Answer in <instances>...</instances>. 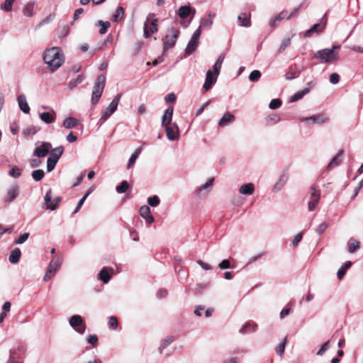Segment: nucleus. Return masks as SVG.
I'll use <instances>...</instances> for the list:
<instances>
[{"label": "nucleus", "instance_id": "obj_17", "mask_svg": "<svg viewBox=\"0 0 363 363\" xmlns=\"http://www.w3.org/2000/svg\"><path fill=\"white\" fill-rule=\"evenodd\" d=\"M140 215L146 220L149 224L154 221V218L150 213V208L148 206L144 205L140 208Z\"/></svg>", "mask_w": 363, "mask_h": 363}, {"label": "nucleus", "instance_id": "obj_14", "mask_svg": "<svg viewBox=\"0 0 363 363\" xmlns=\"http://www.w3.org/2000/svg\"><path fill=\"white\" fill-rule=\"evenodd\" d=\"M18 194L19 187L17 185H13L8 189L7 193L4 198V200L5 202L10 203L18 196Z\"/></svg>", "mask_w": 363, "mask_h": 363}, {"label": "nucleus", "instance_id": "obj_28", "mask_svg": "<svg viewBox=\"0 0 363 363\" xmlns=\"http://www.w3.org/2000/svg\"><path fill=\"white\" fill-rule=\"evenodd\" d=\"M122 96V94H118L114 99L112 100L109 106L107 107V108L109 110V112L114 113L118 107L119 101Z\"/></svg>", "mask_w": 363, "mask_h": 363}, {"label": "nucleus", "instance_id": "obj_19", "mask_svg": "<svg viewBox=\"0 0 363 363\" xmlns=\"http://www.w3.org/2000/svg\"><path fill=\"white\" fill-rule=\"evenodd\" d=\"M235 121V116L230 112H228L223 115L218 122V125L224 127L228 124L233 123Z\"/></svg>", "mask_w": 363, "mask_h": 363}, {"label": "nucleus", "instance_id": "obj_11", "mask_svg": "<svg viewBox=\"0 0 363 363\" xmlns=\"http://www.w3.org/2000/svg\"><path fill=\"white\" fill-rule=\"evenodd\" d=\"M60 201V199L59 197L52 199L51 189L47 191L45 196V203L48 209H50L52 211L55 210L57 208Z\"/></svg>", "mask_w": 363, "mask_h": 363}, {"label": "nucleus", "instance_id": "obj_24", "mask_svg": "<svg viewBox=\"0 0 363 363\" xmlns=\"http://www.w3.org/2000/svg\"><path fill=\"white\" fill-rule=\"evenodd\" d=\"M284 18H286L287 19V12L286 11H281L280 13H279L278 15H277L270 22V26L272 28H275L278 24L279 23V22L284 19Z\"/></svg>", "mask_w": 363, "mask_h": 363}, {"label": "nucleus", "instance_id": "obj_61", "mask_svg": "<svg viewBox=\"0 0 363 363\" xmlns=\"http://www.w3.org/2000/svg\"><path fill=\"white\" fill-rule=\"evenodd\" d=\"M87 341L89 344L92 345L94 347H95L98 343V337L96 335H90L87 338Z\"/></svg>", "mask_w": 363, "mask_h": 363}, {"label": "nucleus", "instance_id": "obj_39", "mask_svg": "<svg viewBox=\"0 0 363 363\" xmlns=\"http://www.w3.org/2000/svg\"><path fill=\"white\" fill-rule=\"evenodd\" d=\"M84 79V77L82 75H78L76 79H72L69 84L68 86L70 89H73L74 87H76L78 84L82 82Z\"/></svg>", "mask_w": 363, "mask_h": 363}, {"label": "nucleus", "instance_id": "obj_18", "mask_svg": "<svg viewBox=\"0 0 363 363\" xmlns=\"http://www.w3.org/2000/svg\"><path fill=\"white\" fill-rule=\"evenodd\" d=\"M343 152V150H340L338 153L332 159V160L327 166V169L328 170L333 169L340 164L342 160Z\"/></svg>", "mask_w": 363, "mask_h": 363}, {"label": "nucleus", "instance_id": "obj_8", "mask_svg": "<svg viewBox=\"0 0 363 363\" xmlns=\"http://www.w3.org/2000/svg\"><path fill=\"white\" fill-rule=\"evenodd\" d=\"M157 20L147 18L144 25V36L150 38L153 33L157 32Z\"/></svg>", "mask_w": 363, "mask_h": 363}, {"label": "nucleus", "instance_id": "obj_34", "mask_svg": "<svg viewBox=\"0 0 363 363\" xmlns=\"http://www.w3.org/2000/svg\"><path fill=\"white\" fill-rule=\"evenodd\" d=\"M257 328V325L255 323H247L240 330L241 333H245L248 332H254Z\"/></svg>", "mask_w": 363, "mask_h": 363}, {"label": "nucleus", "instance_id": "obj_15", "mask_svg": "<svg viewBox=\"0 0 363 363\" xmlns=\"http://www.w3.org/2000/svg\"><path fill=\"white\" fill-rule=\"evenodd\" d=\"M327 120H328V116L324 113H321V114H318V115H315V116H310V117L302 118L301 119V121L322 124V123H325Z\"/></svg>", "mask_w": 363, "mask_h": 363}, {"label": "nucleus", "instance_id": "obj_59", "mask_svg": "<svg viewBox=\"0 0 363 363\" xmlns=\"http://www.w3.org/2000/svg\"><path fill=\"white\" fill-rule=\"evenodd\" d=\"M340 81V75L337 73H333L330 75V82L333 84H336Z\"/></svg>", "mask_w": 363, "mask_h": 363}, {"label": "nucleus", "instance_id": "obj_5", "mask_svg": "<svg viewBox=\"0 0 363 363\" xmlns=\"http://www.w3.org/2000/svg\"><path fill=\"white\" fill-rule=\"evenodd\" d=\"M64 151L62 146H59L52 150L50 157L47 160V170L51 172L55 168L57 161L62 156Z\"/></svg>", "mask_w": 363, "mask_h": 363}, {"label": "nucleus", "instance_id": "obj_44", "mask_svg": "<svg viewBox=\"0 0 363 363\" xmlns=\"http://www.w3.org/2000/svg\"><path fill=\"white\" fill-rule=\"evenodd\" d=\"M45 176V173L42 169L34 170L32 172V177L34 180L39 182L43 179Z\"/></svg>", "mask_w": 363, "mask_h": 363}, {"label": "nucleus", "instance_id": "obj_13", "mask_svg": "<svg viewBox=\"0 0 363 363\" xmlns=\"http://www.w3.org/2000/svg\"><path fill=\"white\" fill-rule=\"evenodd\" d=\"M51 147L52 145L50 143H43L35 149L34 155L38 157H44L48 154Z\"/></svg>", "mask_w": 363, "mask_h": 363}, {"label": "nucleus", "instance_id": "obj_63", "mask_svg": "<svg viewBox=\"0 0 363 363\" xmlns=\"http://www.w3.org/2000/svg\"><path fill=\"white\" fill-rule=\"evenodd\" d=\"M221 269H225L230 267V262L228 259L223 260L218 265Z\"/></svg>", "mask_w": 363, "mask_h": 363}, {"label": "nucleus", "instance_id": "obj_26", "mask_svg": "<svg viewBox=\"0 0 363 363\" xmlns=\"http://www.w3.org/2000/svg\"><path fill=\"white\" fill-rule=\"evenodd\" d=\"M255 188L252 183L242 185L240 188V193L245 195H252L254 193Z\"/></svg>", "mask_w": 363, "mask_h": 363}, {"label": "nucleus", "instance_id": "obj_62", "mask_svg": "<svg viewBox=\"0 0 363 363\" xmlns=\"http://www.w3.org/2000/svg\"><path fill=\"white\" fill-rule=\"evenodd\" d=\"M164 99L167 103H174L176 101L177 97L174 94L170 93L165 96Z\"/></svg>", "mask_w": 363, "mask_h": 363}, {"label": "nucleus", "instance_id": "obj_10", "mask_svg": "<svg viewBox=\"0 0 363 363\" xmlns=\"http://www.w3.org/2000/svg\"><path fill=\"white\" fill-rule=\"evenodd\" d=\"M201 35V30L200 29H197L194 33L193 34L191 40L189 42L188 45L186 48V54H191L194 51L196 50V49L198 47L199 45V38Z\"/></svg>", "mask_w": 363, "mask_h": 363}, {"label": "nucleus", "instance_id": "obj_46", "mask_svg": "<svg viewBox=\"0 0 363 363\" xmlns=\"http://www.w3.org/2000/svg\"><path fill=\"white\" fill-rule=\"evenodd\" d=\"M174 341V337L172 336L167 337L165 338L161 343L160 347V351L162 352V350L166 348L168 345H169Z\"/></svg>", "mask_w": 363, "mask_h": 363}, {"label": "nucleus", "instance_id": "obj_40", "mask_svg": "<svg viewBox=\"0 0 363 363\" xmlns=\"http://www.w3.org/2000/svg\"><path fill=\"white\" fill-rule=\"evenodd\" d=\"M16 0H5L4 4L0 5V9L9 12L12 11L13 4Z\"/></svg>", "mask_w": 363, "mask_h": 363}, {"label": "nucleus", "instance_id": "obj_4", "mask_svg": "<svg viewBox=\"0 0 363 363\" xmlns=\"http://www.w3.org/2000/svg\"><path fill=\"white\" fill-rule=\"evenodd\" d=\"M168 33L162 39L163 41V53L168 49L173 48L175 45L176 41L179 35V30L176 28H171L168 29Z\"/></svg>", "mask_w": 363, "mask_h": 363}, {"label": "nucleus", "instance_id": "obj_35", "mask_svg": "<svg viewBox=\"0 0 363 363\" xmlns=\"http://www.w3.org/2000/svg\"><path fill=\"white\" fill-rule=\"evenodd\" d=\"M125 13V9L122 6L118 7L116 9V13L113 16V21L115 22L121 21L123 18Z\"/></svg>", "mask_w": 363, "mask_h": 363}, {"label": "nucleus", "instance_id": "obj_3", "mask_svg": "<svg viewBox=\"0 0 363 363\" xmlns=\"http://www.w3.org/2000/svg\"><path fill=\"white\" fill-rule=\"evenodd\" d=\"M106 84V77L103 74L98 76L93 88L91 103L96 104L101 98Z\"/></svg>", "mask_w": 363, "mask_h": 363}, {"label": "nucleus", "instance_id": "obj_25", "mask_svg": "<svg viewBox=\"0 0 363 363\" xmlns=\"http://www.w3.org/2000/svg\"><path fill=\"white\" fill-rule=\"evenodd\" d=\"M110 272H113L111 268L104 267L99 272V279L104 283H108L111 279Z\"/></svg>", "mask_w": 363, "mask_h": 363}, {"label": "nucleus", "instance_id": "obj_53", "mask_svg": "<svg viewBox=\"0 0 363 363\" xmlns=\"http://www.w3.org/2000/svg\"><path fill=\"white\" fill-rule=\"evenodd\" d=\"M260 77L261 72L259 70L252 71L249 76V79L251 82H257L259 79Z\"/></svg>", "mask_w": 363, "mask_h": 363}, {"label": "nucleus", "instance_id": "obj_38", "mask_svg": "<svg viewBox=\"0 0 363 363\" xmlns=\"http://www.w3.org/2000/svg\"><path fill=\"white\" fill-rule=\"evenodd\" d=\"M299 71L294 69L291 67L289 68V70L285 74V78L286 80H291L295 79L299 75Z\"/></svg>", "mask_w": 363, "mask_h": 363}, {"label": "nucleus", "instance_id": "obj_29", "mask_svg": "<svg viewBox=\"0 0 363 363\" xmlns=\"http://www.w3.org/2000/svg\"><path fill=\"white\" fill-rule=\"evenodd\" d=\"M21 255V250L19 248H15L11 252V255L9 256V262L13 264L17 263L20 259Z\"/></svg>", "mask_w": 363, "mask_h": 363}, {"label": "nucleus", "instance_id": "obj_37", "mask_svg": "<svg viewBox=\"0 0 363 363\" xmlns=\"http://www.w3.org/2000/svg\"><path fill=\"white\" fill-rule=\"evenodd\" d=\"M265 121L267 125H271L278 123L280 121V117L277 113H272L266 117Z\"/></svg>", "mask_w": 363, "mask_h": 363}, {"label": "nucleus", "instance_id": "obj_1", "mask_svg": "<svg viewBox=\"0 0 363 363\" xmlns=\"http://www.w3.org/2000/svg\"><path fill=\"white\" fill-rule=\"evenodd\" d=\"M43 60L53 72L62 66L65 60L61 49L58 47H53L45 50Z\"/></svg>", "mask_w": 363, "mask_h": 363}, {"label": "nucleus", "instance_id": "obj_51", "mask_svg": "<svg viewBox=\"0 0 363 363\" xmlns=\"http://www.w3.org/2000/svg\"><path fill=\"white\" fill-rule=\"evenodd\" d=\"M9 174L12 177L18 178L21 176V171L19 167L16 166L10 169V171L9 172Z\"/></svg>", "mask_w": 363, "mask_h": 363}, {"label": "nucleus", "instance_id": "obj_42", "mask_svg": "<svg viewBox=\"0 0 363 363\" xmlns=\"http://www.w3.org/2000/svg\"><path fill=\"white\" fill-rule=\"evenodd\" d=\"M98 25L101 26L99 29V33L103 35L107 32L108 28L111 26V23L108 21H99Z\"/></svg>", "mask_w": 363, "mask_h": 363}, {"label": "nucleus", "instance_id": "obj_45", "mask_svg": "<svg viewBox=\"0 0 363 363\" xmlns=\"http://www.w3.org/2000/svg\"><path fill=\"white\" fill-rule=\"evenodd\" d=\"M33 5L31 4H28L25 6L23 9V13L26 16H32L33 15Z\"/></svg>", "mask_w": 363, "mask_h": 363}, {"label": "nucleus", "instance_id": "obj_30", "mask_svg": "<svg viewBox=\"0 0 363 363\" xmlns=\"http://www.w3.org/2000/svg\"><path fill=\"white\" fill-rule=\"evenodd\" d=\"M311 86L306 87L302 91L296 92L291 98V101L294 102L301 99L306 94H307L311 89Z\"/></svg>", "mask_w": 363, "mask_h": 363}, {"label": "nucleus", "instance_id": "obj_2", "mask_svg": "<svg viewBox=\"0 0 363 363\" xmlns=\"http://www.w3.org/2000/svg\"><path fill=\"white\" fill-rule=\"evenodd\" d=\"M339 45H334L332 49H323L315 54V58L318 59L322 63H335L339 60V54L337 50Z\"/></svg>", "mask_w": 363, "mask_h": 363}, {"label": "nucleus", "instance_id": "obj_52", "mask_svg": "<svg viewBox=\"0 0 363 363\" xmlns=\"http://www.w3.org/2000/svg\"><path fill=\"white\" fill-rule=\"evenodd\" d=\"M55 18V14L54 13H50L49 16H48L46 18L43 19L39 23L38 26L41 27L45 24L49 23L50 22L52 21Z\"/></svg>", "mask_w": 363, "mask_h": 363}, {"label": "nucleus", "instance_id": "obj_22", "mask_svg": "<svg viewBox=\"0 0 363 363\" xmlns=\"http://www.w3.org/2000/svg\"><path fill=\"white\" fill-rule=\"evenodd\" d=\"M238 20L241 26L249 27L251 25L250 14L242 13L238 16Z\"/></svg>", "mask_w": 363, "mask_h": 363}, {"label": "nucleus", "instance_id": "obj_41", "mask_svg": "<svg viewBox=\"0 0 363 363\" xmlns=\"http://www.w3.org/2000/svg\"><path fill=\"white\" fill-rule=\"evenodd\" d=\"M287 342V337H285L283 342L279 343L276 347V352L278 355L282 356L284 353L286 344Z\"/></svg>", "mask_w": 363, "mask_h": 363}, {"label": "nucleus", "instance_id": "obj_6", "mask_svg": "<svg viewBox=\"0 0 363 363\" xmlns=\"http://www.w3.org/2000/svg\"><path fill=\"white\" fill-rule=\"evenodd\" d=\"M62 264V258L60 257H57L54 259H52L46 270L45 277H44V281H47L52 279L57 270L60 269V266Z\"/></svg>", "mask_w": 363, "mask_h": 363}, {"label": "nucleus", "instance_id": "obj_7", "mask_svg": "<svg viewBox=\"0 0 363 363\" xmlns=\"http://www.w3.org/2000/svg\"><path fill=\"white\" fill-rule=\"evenodd\" d=\"M70 325L79 334H84L86 330V323L79 315H74L69 318Z\"/></svg>", "mask_w": 363, "mask_h": 363}, {"label": "nucleus", "instance_id": "obj_21", "mask_svg": "<svg viewBox=\"0 0 363 363\" xmlns=\"http://www.w3.org/2000/svg\"><path fill=\"white\" fill-rule=\"evenodd\" d=\"M174 107L169 106L165 111L162 116V125L172 123V118L173 115Z\"/></svg>", "mask_w": 363, "mask_h": 363}, {"label": "nucleus", "instance_id": "obj_58", "mask_svg": "<svg viewBox=\"0 0 363 363\" xmlns=\"http://www.w3.org/2000/svg\"><path fill=\"white\" fill-rule=\"evenodd\" d=\"M329 345H330L329 341H327L323 345H322V346L320 347L319 350L317 352V354L320 355V356L323 355L325 353V352L328 350Z\"/></svg>", "mask_w": 363, "mask_h": 363}, {"label": "nucleus", "instance_id": "obj_23", "mask_svg": "<svg viewBox=\"0 0 363 363\" xmlns=\"http://www.w3.org/2000/svg\"><path fill=\"white\" fill-rule=\"evenodd\" d=\"M191 12H193L194 15L196 12L195 9L192 10L189 6H182L179 9L177 13L181 18L184 19L189 16Z\"/></svg>", "mask_w": 363, "mask_h": 363}, {"label": "nucleus", "instance_id": "obj_36", "mask_svg": "<svg viewBox=\"0 0 363 363\" xmlns=\"http://www.w3.org/2000/svg\"><path fill=\"white\" fill-rule=\"evenodd\" d=\"M40 119L46 123H51L55 121V117L49 112H43L40 115Z\"/></svg>", "mask_w": 363, "mask_h": 363}, {"label": "nucleus", "instance_id": "obj_49", "mask_svg": "<svg viewBox=\"0 0 363 363\" xmlns=\"http://www.w3.org/2000/svg\"><path fill=\"white\" fill-rule=\"evenodd\" d=\"M91 193V189H89L86 193V194L78 202V204L74 210V211L73 212V213H77L79 209L81 208V207L82 206L84 201L86 200V197Z\"/></svg>", "mask_w": 363, "mask_h": 363}, {"label": "nucleus", "instance_id": "obj_43", "mask_svg": "<svg viewBox=\"0 0 363 363\" xmlns=\"http://www.w3.org/2000/svg\"><path fill=\"white\" fill-rule=\"evenodd\" d=\"M129 189V184L127 181H123L119 185L116 186V191L118 194L125 193Z\"/></svg>", "mask_w": 363, "mask_h": 363}, {"label": "nucleus", "instance_id": "obj_32", "mask_svg": "<svg viewBox=\"0 0 363 363\" xmlns=\"http://www.w3.org/2000/svg\"><path fill=\"white\" fill-rule=\"evenodd\" d=\"M78 125L77 120L73 117L67 118L63 123V125L68 129L77 127Z\"/></svg>", "mask_w": 363, "mask_h": 363}, {"label": "nucleus", "instance_id": "obj_12", "mask_svg": "<svg viewBox=\"0 0 363 363\" xmlns=\"http://www.w3.org/2000/svg\"><path fill=\"white\" fill-rule=\"evenodd\" d=\"M166 135L169 140H174L179 136V128L175 123L165 125Z\"/></svg>", "mask_w": 363, "mask_h": 363}, {"label": "nucleus", "instance_id": "obj_47", "mask_svg": "<svg viewBox=\"0 0 363 363\" xmlns=\"http://www.w3.org/2000/svg\"><path fill=\"white\" fill-rule=\"evenodd\" d=\"M215 17V14H208V18H203L201 21V26L209 27L213 24V18Z\"/></svg>", "mask_w": 363, "mask_h": 363}, {"label": "nucleus", "instance_id": "obj_9", "mask_svg": "<svg viewBox=\"0 0 363 363\" xmlns=\"http://www.w3.org/2000/svg\"><path fill=\"white\" fill-rule=\"evenodd\" d=\"M311 198L308 203V211H313L315 209L320 199V191L317 189L315 186L311 187Z\"/></svg>", "mask_w": 363, "mask_h": 363}, {"label": "nucleus", "instance_id": "obj_60", "mask_svg": "<svg viewBox=\"0 0 363 363\" xmlns=\"http://www.w3.org/2000/svg\"><path fill=\"white\" fill-rule=\"evenodd\" d=\"M328 228V224L325 222L320 223L318 228H316V232L320 235L322 234Z\"/></svg>", "mask_w": 363, "mask_h": 363}, {"label": "nucleus", "instance_id": "obj_55", "mask_svg": "<svg viewBox=\"0 0 363 363\" xmlns=\"http://www.w3.org/2000/svg\"><path fill=\"white\" fill-rule=\"evenodd\" d=\"M291 45V39L289 38H285L282 40L281 44L279 48V52H284L287 47H289Z\"/></svg>", "mask_w": 363, "mask_h": 363}, {"label": "nucleus", "instance_id": "obj_54", "mask_svg": "<svg viewBox=\"0 0 363 363\" xmlns=\"http://www.w3.org/2000/svg\"><path fill=\"white\" fill-rule=\"evenodd\" d=\"M118 321L117 318L116 316H111L109 318V320H108L109 328L113 330H116L118 327Z\"/></svg>", "mask_w": 363, "mask_h": 363}, {"label": "nucleus", "instance_id": "obj_50", "mask_svg": "<svg viewBox=\"0 0 363 363\" xmlns=\"http://www.w3.org/2000/svg\"><path fill=\"white\" fill-rule=\"evenodd\" d=\"M160 200L159 197L156 195L149 197L147 199V203L150 206L155 207L160 204Z\"/></svg>", "mask_w": 363, "mask_h": 363}, {"label": "nucleus", "instance_id": "obj_33", "mask_svg": "<svg viewBox=\"0 0 363 363\" xmlns=\"http://www.w3.org/2000/svg\"><path fill=\"white\" fill-rule=\"evenodd\" d=\"M225 56L223 54L220 55L218 58L217 59L216 63L213 65V73L216 75H218L220 73V70L223 62Z\"/></svg>", "mask_w": 363, "mask_h": 363}, {"label": "nucleus", "instance_id": "obj_48", "mask_svg": "<svg viewBox=\"0 0 363 363\" xmlns=\"http://www.w3.org/2000/svg\"><path fill=\"white\" fill-rule=\"evenodd\" d=\"M359 242L354 240L349 243L348 250L350 253H354L359 248Z\"/></svg>", "mask_w": 363, "mask_h": 363}, {"label": "nucleus", "instance_id": "obj_64", "mask_svg": "<svg viewBox=\"0 0 363 363\" xmlns=\"http://www.w3.org/2000/svg\"><path fill=\"white\" fill-rule=\"evenodd\" d=\"M303 238V233H298L294 238L293 240V242H292V244L294 245V246H296L298 245V244L301 242V240H302Z\"/></svg>", "mask_w": 363, "mask_h": 363}, {"label": "nucleus", "instance_id": "obj_20", "mask_svg": "<svg viewBox=\"0 0 363 363\" xmlns=\"http://www.w3.org/2000/svg\"><path fill=\"white\" fill-rule=\"evenodd\" d=\"M18 103L21 110L25 113L30 112V107L26 101L25 95L21 94L18 96Z\"/></svg>", "mask_w": 363, "mask_h": 363}, {"label": "nucleus", "instance_id": "obj_27", "mask_svg": "<svg viewBox=\"0 0 363 363\" xmlns=\"http://www.w3.org/2000/svg\"><path fill=\"white\" fill-rule=\"evenodd\" d=\"M324 27H325V23L323 25L320 24V23L314 24L309 30H308L306 32L305 37H310V36H311L312 33H313L321 32L323 30Z\"/></svg>", "mask_w": 363, "mask_h": 363}, {"label": "nucleus", "instance_id": "obj_31", "mask_svg": "<svg viewBox=\"0 0 363 363\" xmlns=\"http://www.w3.org/2000/svg\"><path fill=\"white\" fill-rule=\"evenodd\" d=\"M141 150H142V148L141 147H138L132 154V155L130 156V157L129 159L128 165H127V168L128 169H130V168H131L133 166V164H135V162L136 160L138 159L139 155L140 154Z\"/></svg>", "mask_w": 363, "mask_h": 363}, {"label": "nucleus", "instance_id": "obj_57", "mask_svg": "<svg viewBox=\"0 0 363 363\" xmlns=\"http://www.w3.org/2000/svg\"><path fill=\"white\" fill-rule=\"evenodd\" d=\"M28 237H29V233H24L23 234H22L21 235L19 236V238L15 241V242H16V244H18V245L22 244L27 240Z\"/></svg>", "mask_w": 363, "mask_h": 363}, {"label": "nucleus", "instance_id": "obj_16", "mask_svg": "<svg viewBox=\"0 0 363 363\" xmlns=\"http://www.w3.org/2000/svg\"><path fill=\"white\" fill-rule=\"evenodd\" d=\"M218 75L213 73L211 70H208L206 72V81L203 84V89L205 91H208L213 84L216 82L217 78Z\"/></svg>", "mask_w": 363, "mask_h": 363}, {"label": "nucleus", "instance_id": "obj_56", "mask_svg": "<svg viewBox=\"0 0 363 363\" xmlns=\"http://www.w3.org/2000/svg\"><path fill=\"white\" fill-rule=\"evenodd\" d=\"M281 105V101L279 99H272L270 103H269V108L271 109H277L278 108H279Z\"/></svg>", "mask_w": 363, "mask_h": 363}]
</instances>
